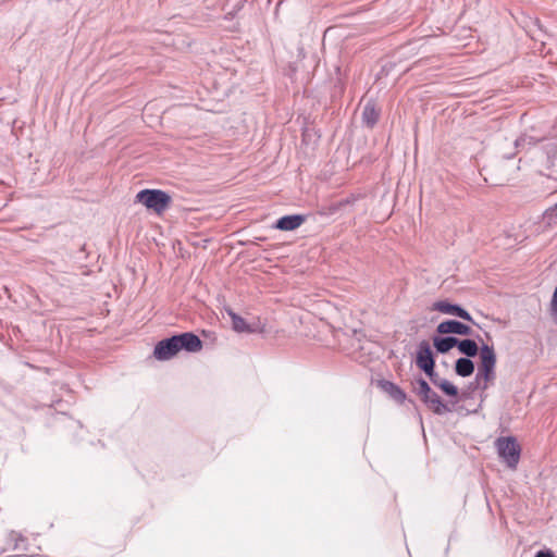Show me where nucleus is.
Wrapping results in <instances>:
<instances>
[{"label":"nucleus","mask_w":557,"mask_h":557,"mask_svg":"<svg viewBox=\"0 0 557 557\" xmlns=\"http://www.w3.org/2000/svg\"><path fill=\"white\" fill-rule=\"evenodd\" d=\"M459 351L467 357H474L480 355V366L478 376L482 377L485 386L495 379L496 354L494 348L488 345H483L480 349L476 343L472 339H462L457 343Z\"/></svg>","instance_id":"1"},{"label":"nucleus","mask_w":557,"mask_h":557,"mask_svg":"<svg viewBox=\"0 0 557 557\" xmlns=\"http://www.w3.org/2000/svg\"><path fill=\"white\" fill-rule=\"evenodd\" d=\"M201 348V341L191 333H184L161 341L154 348V355L160 360H168L174 357L180 350L198 351Z\"/></svg>","instance_id":"2"},{"label":"nucleus","mask_w":557,"mask_h":557,"mask_svg":"<svg viewBox=\"0 0 557 557\" xmlns=\"http://www.w3.org/2000/svg\"><path fill=\"white\" fill-rule=\"evenodd\" d=\"M171 202V196L163 190H141V205L158 215H161L170 207Z\"/></svg>","instance_id":"3"},{"label":"nucleus","mask_w":557,"mask_h":557,"mask_svg":"<svg viewBox=\"0 0 557 557\" xmlns=\"http://www.w3.org/2000/svg\"><path fill=\"white\" fill-rule=\"evenodd\" d=\"M496 447L499 457L506 462V465L515 469L520 459V446L515 437H500L496 441Z\"/></svg>","instance_id":"4"},{"label":"nucleus","mask_w":557,"mask_h":557,"mask_svg":"<svg viewBox=\"0 0 557 557\" xmlns=\"http://www.w3.org/2000/svg\"><path fill=\"white\" fill-rule=\"evenodd\" d=\"M414 391L435 413H444L447 411V407L442 403L438 395L431 389L424 380L417 381Z\"/></svg>","instance_id":"5"},{"label":"nucleus","mask_w":557,"mask_h":557,"mask_svg":"<svg viewBox=\"0 0 557 557\" xmlns=\"http://www.w3.org/2000/svg\"><path fill=\"white\" fill-rule=\"evenodd\" d=\"M417 366L423 370L431 380L435 376L434 373V359L432 350L426 343L420 345L417 354Z\"/></svg>","instance_id":"6"},{"label":"nucleus","mask_w":557,"mask_h":557,"mask_svg":"<svg viewBox=\"0 0 557 557\" xmlns=\"http://www.w3.org/2000/svg\"><path fill=\"white\" fill-rule=\"evenodd\" d=\"M431 310L440 311L444 314L456 315L467 321H472L471 315L461 307L453 305L447 300H438L433 302Z\"/></svg>","instance_id":"7"},{"label":"nucleus","mask_w":557,"mask_h":557,"mask_svg":"<svg viewBox=\"0 0 557 557\" xmlns=\"http://www.w3.org/2000/svg\"><path fill=\"white\" fill-rule=\"evenodd\" d=\"M436 331L440 334L469 335L471 333V327L455 320H447L441 322L437 325Z\"/></svg>","instance_id":"8"},{"label":"nucleus","mask_w":557,"mask_h":557,"mask_svg":"<svg viewBox=\"0 0 557 557\" xmlns=\"http://www.w3.org/2000/svg\"><path fill=\"white\" fill-rule=\"evenodd\" d=\"M305 222V216L300 214L285 215L275 223V228L281 231H294Z\"/></svg>","instance_id":"9"},{"label":"nucleus","mask_w":557,"mask_h":557,"mask_svg":"<svg viewBox=\"0 0 557 557\" xmlns=\"http://www.w3.org/2000/svg\"><path fill=\"white\" fill-rule=\"evenodd\" d=\"M379 119V110L374 102H367L363 107L362 111V120L364 123H367L369 126H372L376 123Z\"/></svg>","instance_id":"10"},{"label":"nucleus","mask_w":557,"mask_h":557,"mask_svg":"<svg viewBox=\"0 0 557 557\" xmlns=\"http://www.w3.org/2000/svg\"><path fill=\"white\" fill-rule=\"evenodd\" d=\"M458 339L455 337H435L433 339L434 347L438 352L445 354L453 347L457 346Z\"/></svg>","instance_id":"11"},{"label":"nucleus","mask_w":557,"mask_h":557,"mask_svg":"<svg viewBox=\"0 0 557 557\" xmlns=\"http://www.w3.org/2000/svg\"><path fill=\"white\" fill-rule=\"evenodd\" d=\"M456 373L460 376H470L474 371L473 362L468 358H459L455 366Z\"/></svg>","instance_id":"12"},{"label":"nucleus","mask_w":557,"mask_h":557,"mask_svg":"<svg viewBox=\"0 0 557 557\" xmlns=\"http://www.w3.org/2000/svg\"><path fill=\"white\" fill-rule=\"evenodd\" d=\"M436 386H438L445 394L449 395V396H457L458 394V388L453 384L450 383L449 381L447 380H441L437 377V375L435 374V376H433V380H431Z\"/></svg>","instance_id":"13"},{"label":"nucleus","mask_w":557,"mask_h":557,"mask_svg":"<svg viewBox=\"0 0 557 557\" xmlns=\"http://www.w3.org/2000/svg\"><path fill=\"white\" fill-rule=\"evenodd\" d=\"M230 315L232 318V324H233V329L237 332H247L249 331V326L247 325V323L245 322V320L243 318H240L239 315L233 313V312H230Z\"/></svg>","instance_id":"14"},{"label":"nucleus","mask_w":557,"mask_h":557,"mask_svg":"<svg viewBox=\"0 0 557 557\" xmlns=\"http://www.w3.org/2000/svg\"><path fill=\"white\" fill-rule=\"evenodd\" d=\"M550 315L553 320L557 323V287L555 288V292L550 300Z\"/></svg>","instance_id":"15"},{"label":"nucleus","mask_w":557,"mask_h":557,"mask_svg":"<svg viewBox=\"0 0 557 557\" xmlns=\"http://www.w3.org/2000/svg\"><path fill=\"white\" fill-rule=\"evenodd\" d=\"M393 389H394V397L398 400H404L405 399V394L399 389V388H396L393 386Z\"/></svg>","instance_id":"16"},{"label":"nucleus","mask_w":557,"mask_h":557,"mask_svg":"<svg viewBox=\"0 0 557 557\" xmlns=\"http://www.w3.org/2000/svg\"><path fill=\"white\" fill-rule=\"evenodd\" d=\"M535 557H554V555L548 550H541L535 555Z\"/></svg>","instance_id":"17"},{"label":"nucleus","mask_w":557,"mask_h":557,"mask_svg":"<svg viewBox=\"0 0 557 557\" xmlns=\"http://www.w3.org/2000/svg\"><path fill=\"white\" fill-rule=\"evenodd\" d=\"M138 201H139V193L136 194V196H135V202H138Z\"/></svg>","instance_id":"18"}]
</instances>
